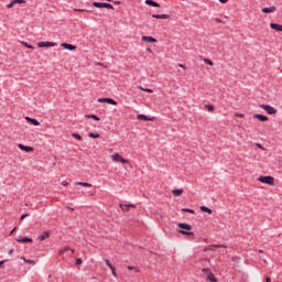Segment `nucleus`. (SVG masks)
Segmentation results:
<instances>
[{"label": "nucleus", "instance_id": "e433bc0d", "mask_svg": "<svg viewBox=\"0 0 282 282\" xmlns=\"http://www.w3.org/2000/svg\"><path fill=\"white\" fill-rule=\"evenodd\" d=\"M106 265H108L110 269H113V264L109 261V259H105Z\"/></svg>", "mask_w": 282, "mask_h": 282}, {"label": "nucleus", "instance_id": "8fccbe9b", "mask_svg": "<svg viewBox=\"0 0 282 282\" xmlns=\"http://www.w3.org/2000/svg\"><path fill=\"white\" fill-rule=\"evenodd\" d=\"M178 67H182V69H186V65L184 64H178Z\"/></svg>", "mask_w": 282, "mask_h": 282}, {"label": "nucleus", "instance_id": "13d9d810", "mask_svg": "<svg viewBox=\"0 0 282 282\" xmlns=\"http://www.w3.org/2000/svg\"><path fill=\"white\" fill-rule=\"evenodd\" d=\"M259 252H263V250H260Z\"/></svg>", "mask_w": 282, "mask_h": 282}, {"label": "nucleus", "instance_id": "6e6552de", "mask_svg": "<svg viewBox=\"0 0 282 282\" xmlns=\"http://www.w3.org/2000/svg\"><path fill=\"white\" fill-rule=\"evenodd\" d=\"M18 147L21 151H25V153H32V151H34L33 147L25 145L23 143H20Z\"/></svg>", "mask_w": 282, "mask_h": 282}, {"label": "nucleus", "instance_id": "9b49d317", "mask_svg": "<svg viewBox=\"0 0 282 282\" xmlns=\"http://www.w3.org/2000/svg\"><path fill=\"white\" fill-rule=\"evenodd\" d=\"M119 208H121V210H123L124 213H129L130 208H135V205L133 204H120Z\"/></svg>", "mask_w": 282, "mask_h": 282}, {"label": "nucleus", "instance_id": "72a5a7b5", "mask_svg": "<svg viewBox=\"0 0 282 282\" xmlns=\"http://www.w3.org/2000/svg\"><path fill=\"white\" fill-rule=\"evenodd\" d=\"M75 12H93L91 10L87 9H74Z\"/></svg>", "mask_w": 282, "mask_h": 282}, {"label": "nucleus", "instance_id": "37998d69", "mask_svg": "<svg viewBox=\"0 0 282 282\" xmlns=\"http://www.w3.org/2000/svg\"><path fill=\"white\" fill-rule=\"evenodd\" d=\"M111 270V273L115 275V276H118V273H116V267H112V269H110Z\"/></svg>", "mask_w": 282, "mask_h": 282}, {"label": "nucleus", "instance_id": "a878e982", "mask_svg": "<svg viewBox=\"0 0 282 282\" xmlns=\"http://www.w3.org/2000/svg\"><path fill=\"white\" fill-rule=\"evenodd\" d=\"M76 186H85L86 188H91V184L85 182H77Z\"/></svg>", "mask_w": 282, "mask_h": 282}, {"label": "nucleus", "instance_id": "f03ea898", "mask_svg": "<svg viewBox=\"0 0 282 282\" xmlns=\"http://www.w3.org/2000/svg\"><path fill=\"white\" fill-rule=\"evenodd\" d=\"M258 182H261V184H268V186H274L273 176H259Z\"/></svg>", "mask_w": 282, "mask_h": 282}, {"label": "nucleus", "instance_id": "c9c22d12", "mask_svg": "<svg viewBox=\"0 0 282 282\" xmlns=\"http://www.w3.org/2000/svg\"><path fill=\"white\" fill-rule=\"evenodd\" d=\"M75 264H76V265H83V259L77 258V259L75 260Z\"/></svg>", "mask_w": 282, "mask_h": 282}, {"label": "nucleus", "instance_id": "09e8293b", "mask_svg": "<svg viewBox=\"0 0 282 282\" xmlns=\"http://www.w3.org/2000/svg\"><path fill=\"white\" fill-rule=\"evenodd\" d=\"M203 272H208V273L210 274V269L204 268V269H203Z\"/></svg>", "mask_w": 282, "mask_h": 282}, {"label": "nucleus", "instance_id": "c756f323", "mask_svg": "<svg viewBox=\"0 0 282 282\" xmlns=\"http://www.w3.org/2000/svg\"><path fill=\"white\" fill-rule=\"evenodd\" d=\"M205 109L209 112L215 111V107L213 105H205Z\"/></svg>", "mask_w": 282, "mask_h": 282}, {"label": "nucleus", "instance_id": "ea45409f", "mask_svg": "<svg viewBox=\"0 0 282 282\" xmlns=\"http://www.w3.org/2000/svg\"><path fill=\"white\" fill-rule=\"evenodd\" d=\"M212 248H226L225 245H212Z\"/></svg>", "mask_w": 282, "mask_h": 282}, {"label": "nucleus", "instance_id": "f3484780", "mask_svg": "<svg viewBox=\"0 0 282 282\" xmlns=\"http://www.w3.org/2000/svg\"><path fill=\"white\" fill-rule=\"evenodd\" d=\"M271 30H275V32H282V24L279 23H271L270 24Z\"/></svg>", "mask_w": 282, "mask_h": 282}, {"label": "nucleus", "instance_id": "7ed1b4c3", "mask_svg": "<svg viewBox=\"0 0 282 282\" xmlns=\"http://www.w3.org/2000/svg\"><path fill=\"white\" fill-rule=\"evenodd\" d=\"M94 8H106V10H115L113 6L109 2H93Z\"/></svg>", "mask_w": 282, "mask_h": 282}, {"label": "nucleus", "instance_id": "473e14b6", "mask_svg": "<svg viewBox=\"0 0 282 282\" xmlns=\"http://www.w3.org/2000/svg\"><path fill=\"white\" fill-rule=\"evenodd\" d=\"M73 138H75V140H83V137L79 133H73L72 134Z\"/></svg>", "mask_w": 282, "mask_h": 282}, {"label": "nucleus", "instance_id": "5fc2aeb1", "mask_svg": "<svg viewBox=\"0 0 282 282\" xmlns=\"http://www.w3.org/2000/svg\"><path fill=\"white\" fill-rule=\"evenodd\" d=\"M228 0H219L220 3H226Z\"/></svg>", "mask_w": 282, "mask_h": 282}, {"label": "nucleus", "instance_id": "603ef678", "mask_svg": "<svg viewBox=\"0 0 282 282\" xmlns=\"http://www.w3.org/2000/svg\"><path fill=\"white\" fill-rule=\"evenodd\" d=\"M258 149H263V145L261 143H257Z\"/></svg>", "mask_w": 282, "mask_h": 282}, {"label": "nucleus", "instance_id": "5701e85b", "mask_svg": "<svg viewBox=\"0 0 282 282\" xmlns=\"http://www.w3.org/2000/svg\"><path fill=\"white\" fill-rule=\"evenodd\" d=\"M182 193H184V189H173L172 191V195H174V197H180L182 195Z\"/></svg>", "mask_w": 282, "mask_h": 282}, {"label": "nucleus", "instance_id": "f704fd0d", "mask_svg": "<svg viewBox=\"0 0 282 282\" xmlns=\"http://www.w3.org/2000/svg\"><path fill=\"white\" fill-rule=\"evenodd\" d=\"M22 259H23L24 263H31V264L35 263L34 260H30L28 258H22Z\"/></svg>", "mask_w": 282, "mask_h": 282}, {"label": "nucleus", "instance_id": "20e7f679", "mask_svg": "<svg viewBox=\"0 0 282 282\" xmlns=\"http://www.w3.org/2000/svg\"><path fill=\"white\" fill-rule=\"evenodd\" d=\"M260 109H263L265 112L269 113V116H274V113H276V108L270 105L262 104L260 105Z\"/></svg>", "mask_w": 282, "mask_h": 282}, {"label": "nucleus", "instance_id": "393cba45", "mask_svg": "<svg viewBox=\"0 0 282 282\" xmlns=\"http://www.w3.org/2000/svg\"><path fill=\"white\" fill-rule=\"evenodd\" d=\"M85 118H89V119L96 120L97 122H100V117L96 115H86Z\"/></svg>", "mask_w": 282, "mask_h": 282}, {"label": "nucleus", "instance_id": "423d86ee", "mask_svg": "<svg viewBox=\"0 0 282 282\" xmlns=\"http://www.w3.org/2000/svg\"><path fill=\"white\" fill-rule=\"evenodd\" d=\"M98 102H106L107 105H118V101H116L115 99H111L109 97H105V98H99Z\"/></svg>", "mask_w": 282, "mask_h": 282}, {"label": "nucleus", "instance_id": "ddd939ff", "mask_svg": "<svg viewBox=\"0 0 282 282\" xmlns=\"http://www.w3.org/2000/svg\"><path fill=\"white\" fill-rule=\"evenodd\" d=\"M141 40L145 43H158V40L153 36L143 35Z\"/></svg>", "mask_w": 282, "mask_h": 282}, {"label": "nucleus", "instance_id": "6ab92c4d", "mask_svg": "<svg viewBox=\"0 0 282 282\" xmlns=\"http://www.w3.org/2000/svg\"><path fill=\"white\" fill-rule=\"evenodd\" d=\"M152 19H171L170 14H152Z\"/></svg>", "mask_w": 282, "mask_h": 282}, {"label": "nucleus", "instance_id": "412c9836", "mask_svg": "<svg viewBox=\"0 0 282 282\" xmlns=\"http://www.w3.org/2000/svg\"><path fill=\"white\" fill-rule=\"evenodd\" d=\"M202 213H207V215H213V209L207 206H200Z\"/></svg>", "mask_w": 282, "mask_h": 282}, {"label": "nucleus", "instance_id": "de8ad7c7", "mask_svg": "<svg viewBox=\"0 0 282 282\" xmlns=\"http://www.w3.org/2000/svg\"><path fill=\"white\" fill-rule=\"evenodd\" d=\"M6 261H8V260H1L0 261V268H3V264L6 263Z\"/></svg>", "mask_w": 282, "mask_h": 282}, {"label": "nucleus", "instance_id": "c85d7f7f", "mask_svg": "<svg viewBox=\"0 0 282 282\" xmlns=\"http://www.w3.org/2000/svg\"><path fill=\"white\" fill-rule=\"evenodd\" d=\"M88 138H93V139L100 138V133L89 132V133H88Z\"/></svg>", "mask_w": 282, "mask_h": 282}, {"label": "nucleus", "instance_id": "a211bd4d", "mask_svg": "<svg viewBox=\"0 0 282 282\" xmlns=\"http://www.w3.org/2000/svg\"><path fill=\"white\" fill-rule=\"evenodd\" d=\"M145 6H151L152 8H160V3L153 0H145Z\"/></svg>", "mask_w": 282, "mask_h": 282}, {"label": "nucleus", "instance_id": "0eeeda50", "mask_svg": "<svg viewBox=\"0 0 282 282\" xmlns=\"http://www.w3.org/2000/svg\"><path fill=\"white\" fill-rule=\"evenodd\" d=\"M137 120H141L143 122H153L152 117H149V116L142 115V113L137 116Z\"/></svg>", "mask_w": 282, "mask_h": 282}, {"label": "nucleus", "instance_id": "a18cd8bd", "mask_svg": "<svg viewBox=\"0 0 282 282\" xmlns=\"http://www.w3.org/2000/svg\"><path fill=\"white\" fill-rule=\"evenodd\" d=\"M110 3H115V6H120V3H122V2L112 0V1H110Z\"/></svg>", "mask_w": 282, "mask_h": 282}, {"label": "nucleus", "instance_id": "39448f33", "mask_svg": "<svg viewBox=\"0 0 282 282\" xmlns=\"http://www.w3.org/2000/svg\"><path fill=\"white\" fill-rule=\"evenodd\" d=\"M56 42H39L37 47H56Z\"/></svg>", "mask_w": 282, "mask_h": 282}, {"label": "nucleus", "instance_id": "7c9ffc66", "mask_svg": "<svg viewBox=\"0 0 282 282\" xmlns=\"http://www.w3.org/2000/svg\"><path fill=\"white\" fill-rule=\"evenodd\" d=\"M182 210H183V213H189L191 215H195V209L183 208Z\"/></svg>", "mask_w": 282, "mask_h": 282}, {"label": "nucleus", "instance_id": "6e6d98bb", "mask_svg": "<svg viewBox=\"0 0 282 282\" xmlns=\"http://www.w3.org/2000/svg\"><path fill=\"white\" fill-rule=\"evenodd\" d=\"M14 230H17V227L11 230V234L14 232Z\"/></svg>", "mask_w": 282, "mask_h": 282}, {"label": "nucleus", "instance_id": "1a4fd4ad", "mask_svg": "<svg viewBox=\"0 0 282 282\" xmlns=\"http://www.w3.org/2000/svg\"><path fill=\"white\" fill-rule=\"evenodd\" d=\"M261 12H263V14H272V12H276V7H265L261 9Z\"/></svg>", "mask_w": 282, "mask_h": 282}, {"label": "nucleus", "instance_id": "4c0bfd02", "mask_svg": "<svg viewBox=\"0 0 282 282\" xmlns=\"http://www.w3.org/2000/svg\"><path fill=\"white\" fill-rule=\"evenodd\" d=\"M119 162H121V164H129V160L124 159L123 156H121Z\"/></svg>", "mask_w": 282, "mask_h": 282}, {"label": "nucleus", "instance_id": "4be33fe9", "mask_svg": "<svg viewBox=\"0 0 282 282\" xmlns=\"http://www.w3.org/2000/svg\"><path fill=\"white\" fill-rule=\"evenodd\" d=\"M111 160L112 162H120V160H122V155L116 153L111 155Z\"/></svg>", "mask_w": 282, "mask_h": 282}, {"label": "nucleus", "instance_id": "79ce46f5", "mask_svg": "<svg viewBox=\"0 0 282 282\" xmlns=\"http://www.w3.org/2000/svg\"><path fill=\"white\" fill-rule=\"evenodd\" d=\"M26 217H30V214H24L20 217L21 221H23V219H25Z\"/></svg>", "mask_w": 282, "mask_h": 282}, {"label": "nucleus", "instance_id": "bb28decb", "mask_svg": "<svg viewBox=\"0 0 282 282\" xmlns=\"http://www.w3.org/2000/svg\"><path fill=\"white\" fill-rule=\"evenodd\" d=\"M207 281L217 282V278L215 276V274L209 273V274L207 275Z\"/></svg>", "mask_w": 282, "mask_h": 282}, {"label": "nucleus", "instance_id": "dca6fc26", "mask_svg": "<svg viewBox=\"0 0 282 282\" xmlns=\"http://www.w3.org/2000/svg\"><path fill=\"white\" fill-rule=\"evenodd\" d=\"M17 241L18 243H32V241L34 240L30 237H23V238H18Z\"/></svg>", "mask_w": 282, "mask_h": 282}, {"label": "nucleus", "instance_id": "a19ab883", "mask_svg": "<svg viewBox=\"0 0 282 282\" xmlns=\"http://www.w3.org/2000/svg\"><path fill=\"white\" fill-rule=\"evenodd\" d=\"M128 270H135V272H140V269L131 265H128Z\"/></svg>", "mask_w": 282, "mask_h": 282}, {"label": "nucleus", "instance_id": "f8f14e48", "mask_svg": "<svg viewBox=\"0 0 282 282\" xmlns=\"http://www.w3.org/2000/svg\"><path fill=\"white\" fill-rule=\"evenodd\" d=\"M61 47L68 50L69 52H74V50H76V45L69 43H62Z\"/></svg>", "mask_w": 282, "mask_h": 282}, {"label": "nucleus", "instance_id": "f257e3e1", "mask_svg": "<svg viewBox=\"0 0 282 282\" xmlns=\"http://www.w3.org/2000/svg\"><path fill=\"white\" fill-rule=\"evenodd\" d=\"M177 228H180V230H178L180 235H185L186 237L195 236V234L193 231H188V230H193V226H191L186 223H178Z\"/></svg>", "mask_w": 282, "mask_h": 282}, {"label": "nucleus", "instance_id": "2eb2a0df", "mask_svg": "<svg viewBox=\"0 0 282 282\" xmlns=\"http://www.w3.org/2000/svg\"><path fill=\"white\" fill-rule=\"evenodd\" d=\"M45 239H50V231L45 230L41 236L37 237V241H45Z\"/></svg>", "mask_w": 282, "mask_h": 282}, {"label": "nucleus", "instance_id": "4d7b16f0", "mask_svg": "<svg viewBox=\"0 0 282 282\" xmlns=\"http://www.w3.org/2000/svg\"><path fill=\"white\" fill-rule=\"evenodd\" d=\"M106 1H108V2H109V1H113V0H106Z\"/></svg>", "mask_w": 282, "mask_h": 282}, {"label": "nucleus", "instance_id": "cd10ccee", "mask_svg": "<svg viewBox=\"0 0 282 282\" xmlns=\"http://www.w3.org/2000/svg\"><path fill=\"white\" fill-rule=\"evenodd\" d=\"M22 43V45L24 46V47H26V50H34V46L32 45V44H30V43H28V42H21Z\"/></svg>", "mask_w": 282, "mask_h": 282}, {"label": "nucleus", "instance_id": "3c124183", "mask_svg": "<svg viewBox=\"0 0 282 282\" xmlns=\"http://www.w3.org/2000/svg\"><path fill=\"white\" fill-rule=\"evenodd\" d=\"M265 282H272V279L270 276H267Z\"/></svg>", "mask_w": 282, "mask_h": 282}, {"label": "nucleus", "instance_id": "c03bdc74", "mask_svg": "<svg viewBox=\"0 0 282 282\" xmlns=\"http://www.w3.org/2000/svg\"><path fill=\"white\" fill-rule=\"evenodd\" d=\"M13 3H25V0H13Z\"/></svg>", "mask_w": 282, "mask_h": 282}, {"label": "nucleus", "instance_id": "bf43d9fd", "mask_svg": "<svg viewBox=\"0 0 282 282\" xmlns=\"http://www.w3.org/2000/svg\"><path fill=\"white\" fill-rule=\"evenodd\" d=\"M281 74H282V68H281Z\"/></svg>", "mask_w": 282, "mask_h": 282}, {"label": "nucleus", "instance_id": "b1692460", "mask_svg": "<svg viewBox=\"0 0 282 282\" xmlns=\"http://www.w3.org/2000/svg\"><path fill=\"white\" fill-rule=\"evenodd\" d=\"M138 89H140V91H145L147 94H153V89L151 88H144L142 86H138Z\"/></svg>", "mask_w": 282, "mask_h": 282}, {"label": "nucleus", "instance_id": "864d4df0", "mask_svg": "<svg viewBox=\"0 0 282 282\" xmlns=\"http://www.w3.org/2000/svg\"><path fill=\"white\" fill-rule=\"evenodd\" d=\"M14 252V249L9 250V254H12Z\"/></svg>", "mask_w": 282, "mask_h": 282}, {"label": "nucleus", "instance_id": "49530a36", "mask_svg": "<svg viewBox=\"0 0 282 282\" xmlns=\"http://www.w3.org/2000/svg\"><path fill=\"white\" fill-rule=\"evenodd\" d=\"M236 116H237V118H246V115H243V113H238Z\"/></svg>", "mask_w": 282, "mask_h": 282}, {"label": "nucleus", "instance_id": "aec40b11", "mask_svg": "<svg viewBox=\"0 0 282 282\" xmlns=\"http://www.w3.org/2000/svg\"><path fill=\"white\" fill-rule=\"evenodd\" d=\"M65 252H69V256L74 253V250H72L69 247H65L64 249L59 250V254L63 256Z\"/></svg>", "mask_w": 282, "mask_h": 282}, {"label": "nucleus", "instance_id": "9d476101", "mask_svg": "<svg viewBox=\"0 0 282 282\" xmlns=\"http://www.w3.org/2000/svg\"><path fill=\"white\" fill-rule=\"evenodd\" d=\"M26 122L33 124V127H40L41 122L32 117H25Z\"/></svg>", "mask_w": 282, "mask_h": 282}, {"label": "nucleus", "instance_id": "58836bf2", "mask_svg": "<svg viewBox=\"0 0 282 282\" xmlns=\"http://www.w3.org/2000/svg\"><path fill=\"white\" fill-rule=\"evenodd\" d=\"M15 3H14V0H12L9 4H7V8L10 9V8H14Z\"/></svg>", "mask_w": 282, "mask_h": 282}, {"label": "nucleus", "instance_id": "4468645a", "mask_svg": "<svg viewBox=\"0 0 282 282\" xmlns=\"http://www.w3.org/2000/svg\"><path fill=\"white\" fill-rule=\"evenodd\" d=\"M253 118L256 119V120H259L260 122H268V116H265V115H260V113H257V115H254L253 116Z\"/></svg>", "mask_w": 282, "mask_h": 282}, {"label": "nucleus", "instance_id": "2f4dec72", "mask_svg": "<svg viewBox=\"0 0 282 282\" xmlns=\"http://www.w3.org/2000/svg\"><path fill=\"white\" fill-rule=\"evenodd\" d=\"M204 63L206 65H209L210 67H213L214 63L210 61V58H204Z\"/></svg>", "mask_w": 282, "mask_h": 282}]
</instances>
